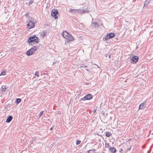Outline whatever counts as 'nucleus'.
Returning a JSON list of instances; mask_svg holds the SVG:
<instances>
[{
    "mask_svg": "<svg viewBox=\"0 0 153 153\" xmlns=\"http://www.w3.org/2000/svg\"><path fill=\"white\" fill-rule=\"evenodd\" d=\"M63 37L66 39L67 42H69L74 40V38L72 35L68 33L66 31H64L62 33Z\"/></svg>",
    "mask_w": 153,
    "mask_h": 153,
    "instance_id": "1",
    "label": "nucleus"
},
{
    "mask_svg": "<svg viewBox=\"0 0 153 153\" xmlns=\"http://www.w3.org/2000/svg\"><path fill=\"white\" fill-rule=\"evenodd\" d=\"M33 42H35L37 44L39 42L38 37L35 36H31L27 41L28 44L29 45H32L34 44L33 43Z\"/></svg>",
    "mask_w": 153,
    "mask_h": 153,
    "instance_id": "2",
    "label": "nucleus"
},
{
    "mask_svg": "<svg viewBox=\"0 0 153 153\" xmlns=\"http://www.w3.org/2000/svg\"><path fill=\"white\" fill-rule=\"evenodd\" d=\"M37 46H35L33 48H30L26 52V54L27 56H30L32 54L37 50Z\"/></svg>",
    "mask_w": 153,
    "mask_h": 153,
    "instance_id": "3",
    "label": "nucleus"
},
{
    "mask_svg": "<svg viewBox=\"0 0 153 153\" xmlns=\"http://www.w3.org/2000/svg\"><path fill=\"white\" fill-rule=\"evenodd\" d=\"M69 12L71 13H83L85 12V10H79V9H70Z\"/></svg>",
    "mask_w": 153,
    "mask_h": 153,
    "instance_id": "4",
    "label": "nucleus"
},
{
    "mask_svg": "<svg viewBox=\"0 0 153 153\" xmlns=\"http://www.w3.org/2000/svg\"><path fill=\"white\" fill-rule=\"evenodd\" d=\"M35 24L34 22L32 20H29L27 24V27L29 29H30L34 27Z\"/></svg>",
    "mask_w": 153,
    "mask_h": 153,
    "instance_id": "5",
    "label": "nucleus"
},
{
    "mask_svg": "<svg viewBox=\"0 0 153 153\" xmlns=\"http://www.w3.org/2000/svg\"><path fill=\"white\" fill-rule=\"evenodd\" d=\"M57 13L58 11L56 10H53L51 12V15L52 16H54L55 19H56L58 18L57 16H56Z\"/></svg>",
    "mask_w": 153,
    "mask_h": 153,
    "instance_id": "6",
    "label": "nucleus"
},
{
    "mask_svg": "<svg viewBox=\"0 0 153 153\" xmlns=\"http://www.w3.org/2000/svg\"><path fill=\"white\" fill-rule=\"evenodd\" d=\"M139 59L138 57L137 56H133L131 59L132 61L131 63L134 64L137 62Z\"/></svg>",
    "mask_w": 153,
    "mask_h": 153,
    "instance_id": "7",
    "label": "nucleus"
},
{
    "mask_svg": "<svg viewBox=\"0 0 153 153\" xmlns=\"http://www.w3.org/2000/svg\"><path fill=\"white\" fill-rule=\"evenodd\" d=\"M146 104L145 102H143L141 103L139 105V109H143L146 107Z\"/></svg>",
    "mask_w": 153,
    "mask_h": 153,
    "instance_id": "8",
    "label": "nucleus"
},
{
    "mask_svg": "<svg viewBox=\"0 0 153 153\" xmlns=\"http://www.w3.org/2000/svg\"><path fill=\"white\" fill-rule=\"evenodd\" d=\"M86 100H89L92 99V96L91 94H88L85 96Z\"/></svg>",
    "mask_w": 153,
    "mask_h": 153,
    "instance_id": "9",
    "label": "nucleus"
},
{
    "mask_svg": "<svg viewBox=\"0 0 153 153\" xmlns=\"http://www.w3.org/2000/svg\"><path fill=\"white\" fill-rule=\"evenodd\" d=\"M13 119V117L11 116H8L6 120V122L7 123H9Z\"/></svg>",
    "mask_w": 153,
    "mask_h": 153,
    "instance_id": "10",
    "label": "nucleus"
},
{
    "mask_svg": "<svg viewBox=\"0 0 153 153\" xmlns=\"http://www.w3.org/2000/svg\"><path fill=\"white\" fill-rule=\"evenodd\" d=\"M109 151L113 153H115L116 151V149L114 147H112L109 149Z\"/></svg>",
    "mask_w": 153,
    "mask_h": 153,
    "instance_id": "11",
    "label": "nucleus"
},
{
    "mask_svg": "<svg viewBox=\"0 0 153 153\" xmlns=\"http://www.w3.org/2000/svg\"><path fill=\"white\" fill-rule=\"evenodd\" d=\"M150 0H146L144 2V6L146 7L149 3Z\"/></svg>",
    "mask_w": 153,
    "mask_h": 153,
    "instance_id": "12",
    "label": "nucleus"
},
{
    "mask_svg": "<svg viewBox=\"0 0 153 153\" xmlns=\"http://www.w3.org/2000/svg\"><path fill=\"white\" fill-rule=\"evenodd\" d=\"M108 36L109 37H110V38H111L113 37L114 36V34L112 33H111L108 34Z\"/></svg>",
    "mask_w": 153,
    "mask_h": 153,
    "instance_id": "13",
    "label": "nucleus"
},
{
    "mask_svg": "<svg viewBox=\"0 0 153 153\" xmlns=\"http://www.w3.org/2000/svg\"><path fill=\"white\" fill-rule=\"evenodd\" d=\"M111 135V132H108L106 133V136L107 137H109Z\"/></svg>",
    "mask_w": 153,
    "mask_h": 153,
    "instance_id": "14",
    "label": "nucleus"
},
{
    "mask_svg": "<svg viewBox=\"0 0 153 153\" xmlns=\"http://www.w3.org/2000/svg\"><path fill=\"white\" fill-rule=\"evenodd\" d=\"M110 38V37H109L108 36V34H107L105 37V39L106 40H107L109 39Z\"/></svg>",
    "mask_w": 153,
    "mask_h": 153,
    "instance_id": "15",
    "label": "nucleus"
},
{
    "mask_svg": "<svg viewBox=\"0 0 153 153\" xmlns=\"http://www.w3.org/2000/svg\"><path fill=\"white\" fill-rule=\"evenodd\" d=\"M6 71L5 70H3L1 73L0 76H4L5 75Z\"/></svg>",
    "mask_w": 153,
    "mask_h": 153,
    "instance_id": "16",
    "label": "nucleus"
},
{
    "mask_svg": "<svg viewBox=\"0 0 153 153\" xmlns=\"http://www.w3.org/2000/svg\"><path fill=\"white\" fill-rule=\"evenodd\" d=\"M21 100L20 99H17L16 100L15 102L16 103H19L21 102Z\"/></svg>",
    "mask_w": 153,
    "mask_h": 153,
    "instance_id": "17",
    "label": "nucleus"
},
{
    "mask_svg": "<svg viewBox=\"0 0 153 153\" xmlns=\"http://www.w3.org/2000/svg\"><path fill=\"white\" fill-rule=\"evenodd\" d=\"M92 24H94L96 27H98L99 26L98 24L96 22H92Z\"/></svg>",
    "mask_w": 153,
    "mask_h": 153,
    "instance_id": "18",
    "label": "nucleus"
},
{
    "mask_svg": "<svg viewBox=\"0 0 153 153\" xmlns=\"http://www.w3.org/2000/svg\"><path fill=\"white\" fill-rule=\"evenodd\" d=\"M2 90L4 91H5L6 90V88L4 86H2Z\"/></svg>",
    "mask_w": 153,
    "mask_h": 153,
    "instance_id": "19",
    "label": "nucleus"
},
{
    "mask_svg": "<svg viewBox=\"0 0 153 153\" xmlns=\"http://www.w3.org/2000/svg\"><path fill=\"white\" fill-rule=\"evenodd\" d=\"M81 143V141L79 140H77L76 142V144L78 145L79 144Z\"/></svg>",
    "mask_w": 153,
    "mask_h": 153,
    "instance_id": "20",
    "label": "nucleus"
},
{
    "mask_svg": "<svg viewBox=\"0 0 153 153\" xmlns=\"http://www.w3.org/2000/svg\"><path fill=\"white\" fill-rule=\"evenodd\" d=\"M35 76H37L38 77L39 76V72L38 71H36L34 74Z\"/></svg>",
    "mask_w": 153,
    "mask_h": 153,
    "instance_id": "21",
    "label": "nucleus"
},
{
    "mask_svg": "<svg viewBox=\"0 0 153 153\" xmlns=\"http://www.w3.org/2000/svg\"><path fill=\"white\" fill-rule=\"evenodd\" d=\"M44 112V111H41L40 113H39V118H40V117L42 116V115L43 114V113Z\"/></svg>",
    "mask_w": 153,
    "mask_h": 153,
    "instance_id": "22",
    "label": "nucleus"
},
{
    "mask_svg": "<svg viewBox=\"0 0 153 153\" xmlns=\"http://www.w3.org/2000/svg\"><path fill=\"white\" fill-rule=\"evenodd\" d=\"M85 100H86L85 96L84 97L80 99V101H85Z\"/></svg>",
    "mask_w": 153,
    "mask_h": 153,
    "instance_id": "23",
    "label": "nucleus"
},
{
    "mask_svg": "<svg viewBox=\"0 0 153 153\" xmlns=\"http://www.w3.org/2000/svg\"><path fill=\"white\" fill-rule=\"evenodd\" d=\"M33 0H30L29 2V4H31L33 3Z\"/></svg>",
    "mask_w": 153,
    "mask_h": 153,
    "instance_id": "24",
    "label": "nucleus"
},
{
    "mask_svg": "<svg viewBox=\"0 0 153 153\" xmlns=\"http://www.w3.org/2000/svg\"><path fill=\"white\" fill-rule=\"evenodd\" d=\"M45 32H43V33L42 34V37L44 36L45 35Z\"/></svg>",
    "mask_w": 153,
    "mask_h": 153,
    "instance_id": "25",
    "label": "nucleus"
},
{
    "mask_svg": "<svg viewBox=\"0 0 153 153\" xmlns=\"http://www.w3.org/2000/svg\"><path fill=\"white\" fill-rule=\"evenodd\" d=\"M131 147H130L129 148H128L127 149V151L128 152V151H130L131 150Z\"/></svg>",
    "mask_w": 153,
    "mask_h": 153,
    "instance_id": "26",
    "label": "nucleus"
},
{
    "mask_svg": "<svg viewBox=\"0 0 153 153\" xmlns=\"http://www.w3.org/2000/svg\"><path fill=\"white\" fill-rule=\"evenodd\" d=\"M138 48V46L137 45L136 47V49H137V48Z\"/></svg>",
    "mask_w": 153,
    "mask_h": 153,
    "instance_id": "27",
    "label": "nucleus"
},
{
    "mask_svg": "<svg viewBox=\"0 0 153 153\" xmlns=\"http://www.w3.org/2000/svg\"><path fill=\"white\" fill-rule=\"evenodd\" d=\"M52 128H53V127H52L50 129V130H51L52 129Z\"/></svg>",
    "mask_w": 153,
    "mask_h": 153,
    "instance_id": "28",
    "label": "nucleus"
},
{
    "mask_svg": "<svg viewBox=\"0 0 153 153\" xmlns=\"http://www.w3.org/2000/svg\"><path fill=\"white\" fill-rule=\"evenodd\" d=\"M86 70H87V71H88V69H86Z\"/></svg>",
    "mask_w": 153,
    "mask_h": 153,
    "instance_id": "29",
    "label": "nucleus"
},
{
    "mask_svg": "<svg viewBox=\"0 0 153 153\" xmlns=\"http://www.w3.org/2000/svg\"><path fill=\"white\" fill-rule=\"evenodd\" d=\"M85 67H87V66L86 65H85Z\"/></svg>",
    "mask_w": 153,
    "mask_h": 153,
    "instance_id": "30",
    "label": "nucleus"
},
{
    "mask_svg": "<svg viewBox=\"0 0 153 153\" xmlns=\"http://www.w3.org/2000/svg\"><path fill=\"white\" fill-rule=\"evenodd\" d=\"M120 152H122V151H121V150H120Z\"/></svg>",
    "mask_w": 153,
    "mask_h": 153,
    "instance_id": "31",
    "label": "nucleus"
},
{
    "mask_svg": "<svg viewBox=\"0 0 153 153\" xmlns=\"http://www.w3.org/2000/svg\"><path fill=\"white\" fill-rule=\"evenodd\" d=\"M120 152H122V151H121V150H120Z\"/></svg>",
    "mask_w": 153,
    "mask_h": 153,
    "instance_id": "32",
    "label": "nucleus"
},
{
    "mask_svg": "<svg viewBox=\"0 0 153 153\" xmlns=\"http://www.w3.org/2000/svg\"><path fill=\"white\" fill-rule=\"evenodd\" d=\"M25 15H27V14H25Z\"/></svg>",
    "mask_w": 153,
    "mask_h": 153,
    "instance_id": "33",
    "label": "nucleus"
},
{
    "mask_svg": "<svg viewBox=\"0 0 153 153\" xmlns=\"http://www.w3.org/2000/svg\"><path fill=\"white\" fill-rule=\"evenodd\" d=\"M25 15H27V14H25Z\"/></svg>",
    "mask_w": 153,
    "mask_h": 153,
    "instance_id": "34",
    "label": "nucleus"
},
{
    "mask_svg": "<svg viewBox=\"0 0 153 153\" xmlns=\"http://www.w3.org/2000/svg\"><path fill=\"white\" fill-rule=\"evenodd\" d=\"M25 15H27V14H25Z\"/></svg>",
    "mask_w": 153,
    "mask_h": 153,
    "instance_id": "35",
    "label": "nucleus"
},
{
    "mask_svg": "<svg viewBox=\"0 0 153 153\" xmlns=\"http://www.w3.org/2000/svg\"><path fill=\"white\" fill-rule=\"evenodd\" d=\"M102 153H105V152H102Z\"/></svg>",
    "mask_w": 153,
    "mask_h": 153,
    "instance_id": "36",
    "label": "nucleus"
}]
</instances>
